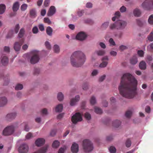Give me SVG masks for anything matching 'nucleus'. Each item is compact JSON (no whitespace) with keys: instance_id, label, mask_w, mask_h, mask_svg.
Masks as SVG:
<instances>
[{"instance_id":"obj_1","label":"nucleus","mask_w":153,"mask_h":153,"mask_svg":"<svg viewBox=\"0 0 153 153\" xmlns=\"http://www.w3.org/2000/svg\"><path fill=\"white\" fill-rule=\"evenodd\" d=\"M137 81L130 73L124 74L119 87L120 94L123 97L129 99L134 98L137 94Z\"/></svg>"},{"instance_id":"obj_2","label":"nucleus","mask_w":153,"mask_h":153,"mask_svg":"<svg viewBox=\"0 0 153 153\" xmlns=\"http://www.w3.org/2000/svg\"><path fill=\"white\" fill-rule=\"evenodd\" d=\"M85 59V55L82 52L75 51L72 54L71 57V65L73 67H79L84 64Z\"/></svg>"},{"instance_id":"obj_3","label":"nucleus","mask_w":153,"mask_h":153,"mask_svg":"<svg viewBox=\"0 0 153 153\" xmlns=\"http://www.w3.org/2000/svg\"><path fill=\"white\" fill-rule=\"evenodd\" d=\"M82 146L84 151L86 153L91 151L93 149V144L88 139L83 140Z\"/></svg>"},{"instance_id":"obj_4","label":"nucleus","mask_w":153,"mask_h":153,"mask_svg":"<svg viewBox=\"0 0 153 153\" xmlns=\"http://www.w3.org/2000/svg\"><path fill=\"white\" fill-rule=\"evenodd\" d=\"M15 128L13 125L8 126L6 127L3 130V135L8 136L12 134L14 132Z\"/></svg>"},{"instance_id":"obj_5","label":"nucleus","mask_w":153,"mask_h":153,"mask_svg":"<svg viewBox=\"0 0 153 153\" xmlns=\"http://www.w3.org/2000/svg\"><path fill=\"white\" fill-rule=\"evenodd\" d=\"M142 6L144 9L149 10L153 9V0H146L142 4Z\"/></svg>"},{"instance_id":"obj_6","label":"nucleus","mask_w":153,"mask_h":153,"mask_svg":"<svg viewBox=\"0 0 153 153\" xmlns=\"http://www.w3.org/2000/svg\"><path fill=\"white\" fill-rule=\"evenodd\" d=\"M82 120V116L79 112L76 113L71 117V121L74 124H76L78 122L81 121Z\"/></svg>"},{"instance_id":"obj_7","label":"nucleus","mask_w":153,"mask_h":153,"mask_svg":"<svg viewBox=\"0 0 153 153\" xmlns=\"http://www.w3.org/2000/svg\"><path fill=\"white\" fill-rule=\"evenodd\" d=\"M126 25V22L123 20H119L116 22V27L117 29H123L125 28Z\"/></svg>"},{"instance_id":"obj_8","label":"nucleus","mask_w":153,"mask_h":153,"mask_svg":"<svg viewBox=\"0 0 153 153\" xmlns=\"http://www.w3.org/2000/svg\"><path fill=\"white\" fill-rule=\"evenodd\" d=\"M28 150V146L25 143L21 145L18 149V152L19 153H27Z\"/></svg>"},{"instance_id":"obj_9","label":"nucleus","mask_w":153,"mask_h":153,"mask_svg":"<svg viewBox=\"0 0 153 153\" xmlns=\"http://www.w3.org/2000/svg\"><path fill=\"white\" fill-rule=\"evenodd\" d=\"M24 42V40L22 39L18 42H16L14 45V48L16 51H19L20 50L21 46Z\"/></svg>"},{"instance_id":"obj_10","label":"nucleus","mask_w":153,"mask_h":153,"mask_svg":"<svg viewBox=\"0 0 153 153\" xmlns=\"http://www.w3.org/2000/svg\"><path fill=\"white\" fill-rule=\"evenodd\" d=\"M86 36H87L85 33L80 32L77 34L76 38L78 40L82 41L85 39Z\"/></svg>"},{"instance_id":"obj_11","label":"nucleus","mask_w":153,"mask_h":153,"mask_svg":"<svg viewBox=\"0 0 153 153\" xmlns=\"http://www.w3.org/2000/svg\"><path fill=\"white\" fill-rule=\"evenodd\" d=\"M39 58L37 53L34 54L31 57L30 59V62L31 63L34 64L37 63L39 60Z\"/></svg>"},{"instance_id":"obj_12","label":"nucleus","mask_w":153,"mask_h":153,"mask_svg":"<svg viewBox=\"0 0 153 153\" xmlns=\"http://www.w3.org/2000/svg\"><path fill=\"white\" fill-rule=\"evenodd\" d=\"M45 140L42 138H39L37 139L35 142L36 146L38 147L41 146L45 143Z\"/></svg>"},{"instance_id":"obj_13","label":"nucleus","mask_w":153,"mask_h":153,"mask_svg":"<svg viewBox=\"0 0 153 153\" xmlns=\"http://www.w3.org/2000/svg\"><path fill=\"white\" fill-rule=\"evenodd\" d=\"M79 100L80 97L79 95H77L76 96L75 98L71 99L70 102V105L72 106L75 105Z\"/></svg>"},{"instance_id":"obj_14","label":"nucleus","mask_w":153,"mask_h":153,"mask_svg":"<svg viewBox=\"0 0 153 153\" xmlns=\"http://www.w3.org/2000/svg\"><path fill=\"white\" fill-rule=\"evenodd\" d=\"M108 59L107 56L103 57L102 59V62L100 65V68H104L108 64L107 61Z\"/></svg>"},{"instance_id":"obj_15","label":"nucleus","mask_w":153,"mask_h":153,"mask_svg":"<svg viewBox=\"0 0 153 153\" xmlns=\"http://www.w3.org/2000/svg\"><path fill=\"white\" fill-rule=\"evenodd\" d=\"M71 151L74 153H77L79 151V146L78 144L74 143L71 147Z\"/></svg>"},{"instance_id":"obj_16","label":"nucleus","mask_w":153,"mask_h":153,"mask_svg":"<svg viewBox=\"0 0 153 153\" xmlns=\"http://www.w3.org/2000/svg\"><path fill=\"white\" fill-rule=\"evenodd\" d=\"M56 12V9L54 6L50 7L48 12L47 15L48 16H51L53 15Z\"/></svg>"},{"instance_id":"obj_17","label":"nucleus","mask_w":153,"mask_h":153,"mask_svg":"<svg viewBox=\"0 0 153 153\" xmlns=\"http://www.w3.org/2000/svg\"><path fill=\"white\" fill-rule=\"evenodd\" d=\"M16 113L15 112L8 114L6 116V118L7 120H10L14 118L16 116Z\"/></svg>"},{"instance_id":"obj_18","label":"nucleus","mask_w":153,"mask_h":153,"mask_svg":"<svg viewBox=\"0 0 153 153\" xmlns=\"http://www.w3.org/2000/svg\"><path fill=\"white\" fill-rule=\"evenodd\" d=\"M7 102V100L5 97H0V107H3Z\"/></svg>"},{"instance_id":"obj_19","label":"nucleus","mask_w":153,"mask_h":153,"mask_svg":"<svg viewBox=\"0 0 153 153\" xmlns=\"http://www.w3.org/2000/svg\"><path fill=\"white\" fill-rule=\"evenodd\" d=\"M8 62V59L6 56H2L1 58V62L2 65H7Z\"/></svg>"},{"instance_id":"obj_20","label":"nucleus","mask_w":153,"mask_h":153,"mask_svg":"<svg viewBox=\"0 0 153 153\" xmlns=\"http://www.w3.org/2000/svg\"><path fill=\"white\" fill-rule=\"evenodd\" d=\"M47 148V146H44L33 153H45Z\"/></svg>"},{"instance_id":"obj_21","label":"nucleus","mask_w":153,"mask_h":153,"mask_svg":"<svg viewBox=\"0 0 153 153\" xmlns=\"http://www.w3.org/2000/svg\"><path fill=\"white\" fill-rule=\"evenodd\" d=\"M19 4L18 2H15L12 7V10L13 12H16L19 9Z\"/></svg>"},{"instance_id":"obj_22","label":"nucleus","mask_w":153,"mask_h":153,"mask_svg":"<svg viewBox=\"0 0 153 153\" xmlns=\"http://www.w3.org/2000/svg\"><path fill=\"white\" fill-rule=\"evenodd\" d=\"M30 17L33 18H35L36 16V13L35 8L31 9L30 10Z\"/></svg>"},{"instance_id":"obj_23","label":"nucleus","mask_w":153,"mask_h":153,"mask_svg":"<svg viewBox=\"0 0 153 153\" xmlns=\"http://www.w3.org/2000/svg\"><path fill=\"white\" fill-rule=\"evenodd\" d=\"M139 67L140 68L141 70H145L146 68V62L142 61H141L139 64Z\"/></svg>"},{"instance_id":"obj_24","label":"nucleus","mask_w":153,"mask_h":153,"mask_svg":"<svg viewBox=\"0 0 153 153\" xmlns=\"http://www.w3.org/2000/svg\"><path fill=\"white\" fill-rule=\"evenodd\" d=\"M53 30L52 28L50 26L47 27L46 29V32L48 35L51 36L52 34Z\"/></svg>"},{"instance_id":"obj_25","label":"nucleus","mask_w":153,"mask_h":153,"mask_svg":"<svg viewBox=\"0 0 153 153\" xmlns=\"http://www.w3.org/2000/svg\"><path fill=\"white\" fill-rule=\"evenodd\" d=\"M121 122L118 120H116L113 122V126L115 128L118 127L121 125Z\"/></svg>"},{"instance_id":"obj_26","label":"nucleus","mask_w":153,"mask_h":153,"mask_svg":"<svg viewBox=\"0 0 153 153\" xmlns=\"http://www.w3.org/2000/svg\"><path fill=\"white\" fill-rule=\"evenodd\" d=\"M137 59L136 56H134L130 60V63L133 65H135L137 63Z\"/></svg>"},{"instance_id":"obj_27","label":"nucleus","mask_w":153,"mask_h":153,"mask_svg":"<svg viewBox=\"0 0 153 153\" xmlns=\"http://www.w3.org/2000/svg\"><path fill=\"white\" fill-rule=\"evenodd\" d=\"M133 14L134 16L138 17L140 16L141 12L139 9L136 8L134 10Z\"/></svg>"},{"instance_id":"obj_28","label":"nucleus","mask_w":153,"mask_h":153,"mask_svg":"<svg viewBox=\"0 0 153 153\" xmlns=\"http://www.w3.org/2000/svg\"><path fill=\"white\" fill-rule=\"evenodd\" d=\"M63 107L62 104H59L56 107L55 110L56 112H61L63 109Z\"/></svg>"},{"instance_id":"obj_29","label":"nucleus","mask_w":153,"mask_h":153,"mask_svg":"<svg viewBox=\"0 0 153 153\" xmlns=\"http://www.w3.org/2000/svg\"><path fill=\"white\" fill-rule=\"evenodd\" d=\"M6 9V6L4 4H0V14H1L4 13Z\"/></svg>"},{"instance_id":"obj_30","label":"nucleus","mask_w":153,"mask_h":153,"mask_svg":"<svg viewBox=\"0 0 153 153\" xmlns=\"http://www.w3.org/2000/svg\"><path fill=\"white\" fill-rule=\"evenodd\" d=\"M22 126L24 127V130L26 131H28L29 130V128L27 122H24L22 124Z\"/></svg>"},{"instance_id":"obj_31","label":"nucleus","mask_w":153,"mask_h":153,"mask_svg":"<svg viewBox=\"0 0 153 153\" xmlns=\"http://www.w3.org/2000/svg\"><path fill=\"white\" fill-rule=\"evenodd\" d=\"M25 33V29L24 28H21L18 34V37L19 38H22L24 36Z\"/></svg>"},{"instance_id":"obj_32","label":"nucleus","mask_w":153,"mask_h":153,"mask_svg":"<svg viewBox=\"0 0 153 153\" xmlns=\"http://www.w3.org/2000/svg\"><path fill=\"white\" fill-rule=\"evenodd\" d=\"M59 143L57 140L54 141L52 144V146L53 148H57L59 146Z\"/></svg>"},{"instance_id":"obj_33","label":"nucleus","mask_w":153,"mask_h":153,"mask_svg":"<svg viewBox=\"0 0 153 153\" xmlns=\"http://www.w3.org/2000/svg\"><path fill=\"white\" fill-rule=\"evenodd\" d=\"M64 98V96L62 94L61 92L58 93L57 95V98L59 101H62Z\"/></svg>"},{"instance_id":"obj_34","label":"nucleus","mask_w":153,"mask_h":153,"mask_svg":"<svg viewBox=\"0 0 153 153\" xmlns=\"http://www.w3.org/2000/svg\"><path fill=\"white\" fill-rule=\"evenodd\" d=\"M94 111L96 113L99 114L102 113V109L98 107L95 108Z\"/></svg>"},{"instance_id":"obj_35","label":"nucleus","mask_w":153,"mask_h":153,"mask_svg":"<svg viewBox=\"0 0 153 153\" xmlns=\"http://www.w3.org/2000/svg\"><path fill=\"white\" fill-rule=\"evenodd\" d=\"M132 114V112L131 110H128L125 113L126 117L128 118H129L131 117Z\"/></svg>"},{"instance_id":"obj_36","label":"nucleus","mask_w":153,"mask_h":153,"mask_svg":"<svg viewBox=\"0 0 153 153\" xmlns=\"http://www.w3.org/2000/svg\"><path fill=\"white\" fill-rule=\"evenodd\" d=\"M90 102L91 104L92 105H94L96 103V98L94 96H92L91 97Z\"/></svg>"},{"instance_id":"obj_37","label":"nucleus","mask_w":153,"mask_h":153,"mask_svg":"<svg viewBox=\"0 0 153 153\" xmlns=\"http://www.w3.org/2000/svg\"><path fill=\"white\" fill-rule=\"evenodd\" d=\"M109 22H106L103 24L101 27L102 29H105L106 28L108 25Z\"/></svg>"},{"instance_id":"obj_38","label":"nucleus","mask_w":153,"mask_h":153,"mask_svg":"<svg viewBox=\"0 0 153 153\" xmlns=\"http://www.w3.org/2000/svg\"><path fill=\"white\" fill-rule=\"evenodd\" d=\"M148 22L149 24L153 25V15H152L149 16Z\"/></svg>"},{"instance_id":"obj_39","label":"nucleus","mask_w":153,"mask_h":153,"mask_svg":"<svg viewBox=\"0 0 153 153\" xmlns=\"http://www.w3.org/2000/svg\"><path fill=\"white\" fill-rule=\"evenodd\" d=\"M27 7V5L25 4H22L21 7V9L22 11H24L26 10Z\"/></svg>"},{"instance_id":"obj_40","label":"nucleus","mask_w":153,"mask_h":153,"mask_svg":"<svg viewBox=\"0 0 153 153\" xmlns=\"http://www.w3.org/2000/svg\"><path fill=\"white\" fill-rule=\"evenodd\" d=\"M131 145V141L129 139H128L127 140L126 142V146L127 147H129Z\"/></svg>"},{"instance_id":"obj_41","label":"nucleus","mask_w":153,"mask_h":153,"mask_svg":"<svg viewBox=\"0 0 153 153\" xmlns=\"http://www.w3.org/2000/svg\"><path fill=\"white\" fill-rule=\"evenodd\" d=\"M23 87V85L22 84H19L16 86L15 89L17 90H20L22 89Z\"/></svg>"},{"instance_id":"obj_42","label":"nucleus","mask_w":153,"mask_h":153,"mask_svg":"<svg viewBox=\"0 0 153 153\" xmlns=\"http://www.w3.org/2000/svg\"><path fill=\"white\" fill-rule=\"evenodd\" d=\"M109 150L111 153H115L116 152L115 148L113 146H111L110 147Z\"/></svg>"},{"instance_id":"obj_43","label":"nucleus","mask_w":153,"mask_h":153,"mask_svg":"<svg viewBox=\"0 0 153 153\" xmlns=\"http://www.w3.org/2000/svg\"><path fill=\"white\" fill-rule=\"evenodd\" d=\"M54 50L55 53H58L59 51V46L57 45H55L53 48Z\"/></svg>"},{"instance_id":"obj_44","label":"nucleus","mask_w":153,"mask_h":153,"mask_svg":"<svg viewBox=\"0 0 153 153\" xmlns=\"http://www.w3.org/2000/svg\"><path fill=\"white\" fill-rule=\"evenodd\" d=\"M97 53L98 56H102L105 54V52L104 50H100L97 51Z\"/></svg>"},{"instance_id":"obj_45","label":"nucleus","mask_w":153,"mask_h":153,"mask_svg":"<svg viewBox=\"0 0 153 153\" xmlns=\"http://www.w3.org/2000/svg\"><path fill=\"white\" fill-rule=\"evenodd\" d=\"M66 149L65 146H64L63 148H61L59 150L58 153H64L65 150Z\"/></svg>"},{"instance_id":"obj_46","label":"nucleus","mask_w":153,"mask_h":153,"mask_svg":"<svg viewBox=\"0 0 153 153\" xmlns=\"http://www.w3.org/2000/svg\"><path fill=\"white\" fill-rule=\"evenodd\" d=\"M144 52L142 50H138L137 51V53L138 55L141 57L144 56Z\"/></svg>"},{"instance_id":"obj_47","label":"nucleus","mask_w":153,"mask_h":153,"mask_svg":"<svg viewBox=\"0 0 153 153\" xmlns=\"http://www.w3.org/2000/svg\"><path fill=\"white\" fill-rule=\"evenodd\" d=\"M20 28L19 25V24H17L15 27L14 29V31L16 33H17Z\"/></svg>"},{"instance_id":"obj_48","label":"nucleus","mask_w":153,"mask_h":153,"mask_svg":"<svg viewBox=\"0 0 153 153\" xmlns=\"http://www.w3.org/2000/svg\"><path fill=\"white\" fill-rule=\"evenodd\" d=\"M148 40L150 41H153V32H152L148 36Z\"/></svg>"},{"instance_id":"obj_49","label":"nucleus","mask_w":153,"mask_h":153,"mask_svg":"<svg viewBox=\"0 0 153 153\" xmlns=\"http://www.w3.org/2000/svg\"><path fill=\"white\" fill-rule=\"evenodd\" d=\"M33 33L34 34L37 33L38 31V29L36 26L34 27L32 30Z\"/></svg>"},{"instance_id":"obj_50","label":"nucleus","mask_w":153,"mask_h":153,"mask_svg":"<svg viewBox=\"0 0 153 153\" xmlns=\"http://www.w3.org/2000/svg\"><path fill=\"white\" fill-rule=\"evenodd\" d=\"M109 42L111 45L114 46L116 45L115 43L112 38H110L109 40Z\"/></svg>"},{"instance_id":"obj_51","label":"nucleus","mask_w":153,"mask_h":153,"mask_svg":"<svg viewBox=\"0 0 153 153\" xmlns=\"http://www.w3.org/2000/svg\"><path fill=\"white\" fill-rule=\"evenodd\" d=\"M44 22L48 24L49 25L51 24V22L48 18L46 17L44 19Z\"/></svg>"},{"instance_id":"obj_52","label":"nucleus","mask_w":153,"mask_h":153,"mask_svg":"<svg viewBox=\"0 0 153 153\" xmlns=\"http://www.w3.org/2000/svg\"><path fill=\"white\" fill-rule=\"evenodd\" d=\"M85 118L88 120H89L91 118L90 114L88 112H86L85 114Z\"/></svg>"},{"instance_id":"obj_53","label":"nucleus","mask_w":153,"mask_h":153,"mask_svg":"<svg viewBox=\"0 0 153 153\" xmlns=\"http://www.w3.org/2000/svg\"><path fill=\"white\" fill-rule=\"evenodd\" d=\"M45 44L48 50H50L51 48V45L47 41L45 42Z\"/></svg>"},{"instance_id":"obj_54","label":"nucleus","mask_w":153,"mask_h":153,"mask_svg":"<svg viewBox=\"0 0 153 153\" xmlns=\"http://www.w3.org/2000/svg\"><path fill=\"white\" fill-rule=\"evenodd\" d=\"M84 13V11L83 10L78 11L77 12V15L79 17L82 16Z\"/></svg>"},{"instance_id":"obj_55","label":"nucleus","mask_w":153,"mask_h":153,"mask_svg":"<svg viewBox=\"0 0 153 153\" xmlns=\"http://www.w3.org/2000/svg\"><path fill=\"white\" fill-rule=\"evenodd\" d=\"M32 137V133L31 132H29L26 135V138L27 139H29Z\"/></svg>"},{"instance_id":"obj_56","label":"nucleus","mask_w":153,"mask_h":153,"mask_svg":"<svg viewBox=\"0 0 153 153\" xmlns=\"http://www.w3.org/2000/svg\"><path fill=\"white\" fill-rule=\"evenodd\" d=\"M50 0H45L44 2V5L45 7H47L49 5Z\"/></svg>"},{"instance_id":"obj_57","label":"nucleus","mask_w":153,"mask_h":153,"mask_svg":"<svg viewBox=\"0 0 153 153\" xmlns=\"http://www.w3.org/2000/svg\"><path fill=\"white\" fill-rule=\"evenodd\" d=\"M38 27L40 31H43L44 30V27L43 25L40 24L39 25Z\"/></svg>"},{"instance_id":"obj_58","label":"nucleus","mask_w":153,"mask_h":153,"mask_svg":"<svg viewBox=\"0 0 153 153\" xmlns=\"http://www.w3.org/2000/svg\"><path fill=\"white\" fill-rule=\"evenodd\" d=\"M34 74L35 75H36L38 74L40 72V70L38 68H35L34 71Z\"/></svg>"},{"instance_id":"obj_59","label":"nucleus","mask_w":153,"mask_h":153,"mask_svg":"<svg viewBox=\"0 0 153 153\" xmlns=\"http://www.w3.org/2000/svg\"><path fill=\"white\" fill-rule=\"evenodd\" d=\"M115 28H116V22L115 24H111L110 25V28L111 29H113Z\"/></svg>"},{"instance_id":"obj_60","label":"nucleus","mask_w":153,"mask_h":153,"mask_svg":"<svg viewBox=\"0 0 153 153\" xmlns=\"http://www.w3.org/2000/svg\"><path fill=\"white\" fill-rule=\"evenodd\" d=\"M146 59L149 61H151L153 59L152 56L150 55H147L146 57Z\"/></svg>"},{"instance_id":"obj_61","label":"nucleus","mask_w":153,"mask_h":153,"mask_svg":"<svg viewBox=\"0 0 153 153\" xmlns=\"http://www.w3.org/2000/svg\"><path fill=\"white\" fill-rule=\"evenodd\" d=\"M123 33L122 32H120L118 33H117V34H116L115 35V36L117 37H118L119 38H120L123 35Z\"/></svg>"},{"instance_id":"obj_62","label":"nucleus","mask_w":153,"mask_h":153,"mask_svg":"<svg viewBox=\"0 0 153 153\" xmlns=\"http://www.w3.org/2000/svg\"><path fill=\"white\" fill-rule=\"evenodd\" d=\"M119 48L120 50H121L122 51H123L124 50L127 49V48L126 46L122 45L120 46Z\"/></svg>"},{"instance_id":"obj_63","label":"nucleus","mask_w":153,"mask_h":153,"mask_svg":"<svg viewBox=\"0 0 153 153\" xmlns=\"http://www.w3.org/2000/svg\"><path fill=\"white\" fill-rule=\"evenodd\" d=\"M126 10V8L124 6H122L120 9V10L121 12H124Z\"/></svg>"},{"instance_id":"obj_64","label":"nucleus","mask_w":153,"mask_h":153,"mask_svg":"<svg viewBox=\"0 0 153 153\" xmlns=\"http://www.w3.org/2000/svg\"><path fill=\"white\" fill-rule=\"evenodd\" d=\"M145 111L147 113H149L150 111V108L149 106H146L145 108Z\"/></svg>"}]
</instances>
